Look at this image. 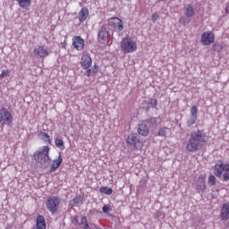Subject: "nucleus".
Segmentation results:
<instances>
[{"mask_svg":"<svg viewBox=\"0 0 229 229\" xmlns=\"http://www.w3.org/2000/svg\"><path fill=\"white\" fill-rule=\"evenodd\" d=\"M55 144L56 148H64V140L61 139H55Z\"/></svg>","mask_w":229,"mask_h":229,"instance_id":"7c9ffc66","label":"nucleus"},{"mask_svg":"<svg viewBox=\"0 0 229 229\" xmlns=\"http://www.w3.org/2000/svg\"><path fill=\"white\" fill-rule=\"evenodd\" d=\"M38 137H39V139L44 140L47 144H51V137L49 136L48 133L44 132V131H40L38 134Z\"/></svg>","mask_w":229,"mask_h":229,"instance_id":"4be33fe9","label":"nucleus"},{"mask_svg":"<svg viewBox=\"0 0 229 229\" xmlns=\"http://www.w3.org/2000/svg\"><path fill=\"white\" fill-rule=\"evenodd\" d=\"M21 8H28L31 4V0H16Z\"/></svg>","mask_w":229,"mask_h":229,"instance_id":"393cba45","label":"nucleus"},{"mask_svg":"<svg viewBox=\"0 0 229 229\" xmlns=\"http://www.w3.org/2000/svg\"><path fill=\"white\" fill-rule=\"evenodd\" d=\"M180 24H182V26H187V24H189V22H191V20L186 19L185 17H182L179 20Z\"/></svg>","mask_w":229,"mask_h":229,"instance_id":"c756f323","label":"nucleus"},{"mask_svg":"<svg viewBox=\"0 0 229 229\" xmlns=\"http://www.w3.org/2000/svg\"><path fill=\"white\" fill-rule=\"evenodd\" d=\"M46 218L42 215H38L36 218V225L33 229H47Z\"/></svg>","mask_w":229,"mask_h":229,"instance_id":"2eb2a0df","label":"nucleus"},{"mask_svg":"<svg viewBox=\"0 0 229 229\" xmlns=\"http://www.w3.org/2000/svg\"><path fill=\"white\" fill-rule=\"evenodd\" d=\"M99 192H101L102 194H106V196H110L112 192H114V191L112 190V188H109L108 186H102L99 189Z\"/></svg>","mask_w":229,"mask_h":229,"instance_id":"b1692460","label":"nucleus"},{"mask_svg":"<svg viewBox=\"0 0 229 229\" xmlns=\"http://www.w3.org/2000/svg\"><path fill=\"white\" fill-rule=\"evenodd\" d=\"M110 37V32L106 29L102 28L98 33V42L105 44Z\"/></svg>","mask_w":229,"mask_h":229,"instance_id":"f3484780","label":"nucleus"},{"mask_svg":"<svg viewBox=\"0 0 229 229\" xmlns=\"http://www.w3.org/2000/svg\"><path fill=\"white\" fill-rule=\"evenodd\" d=\"M220 219L222 221H229V202L223 204L220 210Z\"/></svg>","mask_w":229,"mask_h":229,"instance_id":"4468645a","label":"nucleus"},{"mask_svg":"<svg viewBox=\"0 0 229 229\" xmlns=\"http://www.w3.org/2000/svg\"><path fill=\"white\" fill-rule=\"evenodd\" d=\"M225 13H229V5L225 7Z\"/></svg>","mask_w":229,"mask_h":229,"instance_id":"c9c22d12","label":"nucleus"},{"mask_svg":"<svg viewBox=\"0 0 229 229\" xmlns=\"http://www.w3.org/2000/svg\"><path fill=\"white\" fill-rule=\"evenodd\" d=\"M207 141V134L203 133L201 130H198L191 134L186 144V149L191 153H196L203 146L202 144H205Z\"/></svg>","mask_w":229,"mask_h":229,"instance_id":"f257e3e1","label":"nucleus"},{"mask_svg":"<svg viewBox=\"0 0 229 229\" xmlns=\"http://www.w3.org/2000/svg\"><path fill=\"white\" fill-rule=\"evenodd\" d=\"M72 46L77 51H81L85 47V40L80 36H74L72 38Z\"/></svg>","mask_w":229,"mask_h":229,"instance_id":"f8f14e48","label":"nucleus"},{"mask_svg":"<svg viewBox=\"0 0 229 229\" xmlns=\"http://www.w3.org/2000/svg\"><path fill=\"white\" fill-rule=\"evenodd\" d=\"M184 15H186L188 19L194 17V8H192L190 4L186 5L184 9Z\"/></svg>","mask_w":229,"mask_h":229,"instance_id":"5701e85b","label":"nucleus"},{"mask_svg":"<svg viewBox=\"0 0 229 229\" xmlns=\"http://www.w3.org/2000/svg\"><path fill=\"white\" fill-rule=\"evenodd\" d=\"M191 119L187 120V125L188 126H192L198 121V106H192L191 107Z\"/></svg>","mask_w":229,"mask_h":229,"instance_id":"ddd939ff","label":"nucleus"},{"mask_svg":"<svg viewBox=\"0 0 229 229\" xmlns=\"http://www.w3.org/2000/svg\"><path fill=\"white\" fill-rule=\"evenodd\" d=\"M60 207V197H50L47 200V208L52 214H56Z\"/></svg>","mask_w":229,"mask_h":229,"instance_id":"423d86ee","label":"nucleus"},{"mask_svg":"<svg viewBox=\"0 0 229 229\" xmlns=\"http://www.w3.org/2000/svg\"><path fill=\"white\" fill-rule=\"evenodd\" d=\"M153 22H156V21L158 19V13H154L151 16Z\"/></svg>","mask_w":229,"mask_h":229,"instance_id":"72a5a7b5","label":"nucleus"},{"mask_svg":"<svg viewBox=\"0 0 229 229\" xmlns=\"http://www.w3.org/2000/svg\"><path fill=\"white\" fill-rule=\"evenodd\" d=\"M208 185L214 186L216 185V176L214 175H209L208 180Z\"/></svg>","mask_w":229,"mask_h":229,"instance_id":"c85d7f7f","label":"nucleus"},{"mask_svg":"<svg viewBox=\"0 0 229 229\" xmlns=\"http://www.w3.org/2000/svg\"><path fill=\"white\" fill-rule=\"evenodd\" d=\"M49 146H44L39 151H36L33 155L34 160L38 164H47V160H49Z\"/></svg>","mask_w":229,"mask_h":229,"instance_id":"39448f33","label":"nucleus"},{"mask_svg":"<svg viewBox=\"0 0 229 229\" xmlns=\"http://www.w3.org/2000/svg\"><path fill=\"white\" fill-rule=\"evenodd\" d=\"M6 76H10V70H3L0 73V80H3V78H6Z\"/></svg>","mask_w":229,"mask_h":229,"instance_id":"2f4dec72","label":"nucleus"},{"mask_svg":"<svg viewBox=\"0 0 229 229\" xmlns=\"http://www.w3.org/2000/svg\"><path fill=\"white\" fill-rule=\"evenodd\" d=\"M214 174L216 178H223L225 182L229 181V163H225L223 160H219L215 164Z\"/></svg>","mask_w":229,"mask_h":229,"instance_id":"7ed1b4c3","label":"nucleus"},{"mask_svg":"<svg viewBox=\"0 0 229 229\" xmlns=\"http://www.w3.org/2000/svg\"><path fill=\"white\" fill-rule=\"evenodd\" d=\"M121 51L124 55L137 51V42L130 36H125L120 43Z\"/></svg>","mask_w":229,"mask_h":229,"instance_id":"20e7f679","label":"nucleus"},{"mask_svg":"<svg viewBox=\"0 0 229 229\" xmlns=\"http://www.w3.org/2000/svg\"><path fill=\"white\" fill-rule=\"evenodd\" d=\"M196 189L197 191H205L207 189V184L205 183V177L203 175L199 177Z\"/></svg>","mask_w":229,"mask_h":229,"instance_id":"412c9836","label":"nucleus"},{"mask_svg":"<svg viewBox=\"0 0 229 229\" xmlns=\"http://www.w3.org/2000/svg\"><path fill=\"white\" fill-rule=\"evenodd\" d=\"M62 46H63V47L65 49V46H67V43L63 42V43H62Z\"/></svg>","mask_w":229,"mask_h":229,"instance_id":"e433bc0d","label":"nucleus"},{"mask_svg":"<svg viewBox=\"0 0 229 229\" xmlns=\"http://www.w3.org/2000/svg\"><path fill=\"white\" fill-rule=\"evenodd\" d=\"M216 40V36L212 31H206L201 35V44L202 46H210L214 44Z\"/></svg>","mask_w":229,"mask_h":229,"instance_id":"9b49d317","label":"nucleus"},{"mask_svg":"<svg viewBox=\"0 0 229 229\" xmlns=\"http://www.w3.org/2000/svg\"><path fill=\"white\" fill-rule=\"evenodd\" d=\"M51 51L46 45L38 46L34 49V55L37 56V58H46L49 56V54Z\"/></svg>","mask_w":229,"mask_h":229,"instance_id":"9d476101","label":"nucleus"},{"mask_svg":"<svg viewBox=\"0 0 229 229\" xmlns=\"http://www.w3.org/2000/svg\"><path fill=\"white\" fill-rule=\"evenodd\" d=\"M73 223H75V226H81V225H84V229H90V226L89 225V223H87V217L81 216V222H80V216H76L73 218Z\"/></svg>","mask_w":229,"mask_h":229,"instance_id":"dca6fc26","label":"nucleus"},{"mask_svg":"<svg viewBox=\"0 0 229 229\" xmlns=\"http://www.w3.org/2000/svg\"><path fill=\"white\" fill-rule=\"evenodd\" d=\"M81 201H83V197H81V196L75 197L72 200V207H78V204L81 203Z\"/></svg>","mask_w":229,"mask_h":229,"instance_id":"bb28decb","label":"nucleus"},{"mask_svg":"<svg viewBox=\"0 0 229 229\" xmlns=\"http://www.w3.org/2000/svg\"><path fill=\"white\" fill-rule=\"evenodd\" d=\"M213 51H217V53H221V51H223V46L221 44H214Z\"/></svg>","mask_w":229,"mask_h":229,"instance_id":"cd10ccee","label":"nucleus"},{"mask_svg":"<svg viewBox=\"0 0 229 229\" xmlns=\"http://www.w3.org/2000/svg\"><path fill=\"white\" fill-rule=\"evenodd\" d=\"M107 24L116 31H123V30H124V23L123 22V20L118 17L109 18L107 20Z\"/></svg>","mask_w":229,"mask_h":229,"instance_id":"6e6552de","label":"nucleus"},{"mask_svg":"<svg viewBox=\"0 0 229 229\" xmlns=\"http://www.w3.org/2000/svg\"><path fill=\"white\" fill-rule=\"evenodd\" d=\"M13 123L12 114L8 112V109L2 108L0 110V124H6L10 126Z\"/></svg>","mask_w":229,"mask_h":229,"instance_id":"1a4fd4ad","label":"nucleus"},{"mask_svg":"<svg viewBox=\"0 0 229 229\" xmlns=\"http://www.w3.org/2000/svg\"><path fill=\"white\" fill-rule=\"evenodd\" d=\"M126 142L129 146H133L135 149H142V148H144V142H142V140H140V139L134 133H131L127 137Z\"/></svg>","mask_w":229,"mask_h":229,"instance_id":"0eeeda50","label":"nucleus"},{"mask_svg":"<svg viewBox=\"0 0 229 229\" xmlns=\"http://www.w3.org/2000/svg\"><path fill=\"white\" fill-rule=\"evenodd\" d=\"M149 105L151 108H157V106L158 105V100H157L156 98H151Z\"/></svg>","mask_w":229,"mask_h":229,"instance_id":"473e14b6","label":"nucleus"},{"mask_svg":"<svg viewBox=\"0 0 229 229\" xmlns=\"http://www.w3.org/2000/svg\"><path fill=\"white\" fill-rule=\"evenodd\" d=\"M102 210H103V212H104L105 214H107V212L110 211V207H108V206H104V207L102 208Z\"/></svg>","mask_w":229,"mask_h":229,"instance_id":"f704fd0d","label":"nucleus"},{"mask_svg":"<svg viewBox=\"0 0 229 229\" xmlns=\"http://www.w3.org/2000/svg\"><path fill=\"white\" fill-rule=\"evenodd\" d=\"M62 162H64V158H62V155H59L57 159H55L50 166V171L53 173L62 165Z\"/></svg>","mask_w":229,"mask_h":229,"instance_id":"aec40b11","label":"nucleus"},{"mask_svg":"<svg viewBox=\"0 0 229 229\" xmlns=\"http://www.w3.org/2000/svg\"><path fill=\"white\" fill-rule=\"evenodd\" d=\"M169 131V128L167 127H163L159 129L157 132V137H167V133Z\"/></svg>","mask_w":229,"mask_h":229,"instance_id":"a878e982","label":"nucleus"},{"mask_svg":"<svg viewBox=\"0 0 229 229\" xmlns=\"http://www.w3.org/2000/svg\"><path fill=\"white\" fill-rule=\"evenodd\" d=\"M87 17H89V8L82 7L78 13L80 22H85L87 21Z\"/></svg>","mask_w":229,"mask_h":229,"instance_id":"6ab92c4d","label":"nucleus"},{"mask_svg":"<svg viewBox=\"0 0 229 229\" xmlns=\"http://www.w3.org/2000/svg\"><path fill=\"white\" fill-rule=\"evenodd\" d=\"M137 131L141 137H148L149 135V127L146 123H140L138 125Z\"/></svg>","mask_w":229,"mask_h":229,"instance_id":"a211bd4d","label":"nucleus"},{"mask_svg":"<svg viewBox=\"0 0 229 229\" xmlns=\"http://www.w3.org/2000/svg\"><path fill=\"white\" fill-rule=\"evenodd\" d=\"M80 64L82 69L86 70L85 74L88 78H90L92 74H96L98 71V64H94L93 69H90V67H92V57H90L89 52L82 53Z\"/></svg>","mask_w":229,"mask_h":229,"instance_id":"f03ea898","label":"nucleus"}]
</instances>
